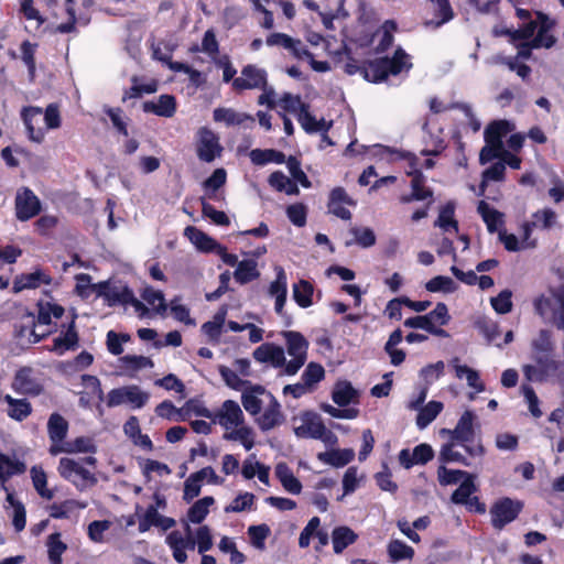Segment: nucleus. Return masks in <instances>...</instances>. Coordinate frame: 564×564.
Masks as SVG:
<instances>
[{
	"mask_svg": "<svg viewBox=\"0 0 564 564\" xmlns=\"http://www.w3.org/2000/svg\"><path fill=\"white\" fill-rule=\"evenodd\" d=\"M96 464L97 459L94 456H86L79 460L63 457L59 459L57 470L62 478L70 481L77 489L84 490L98 482L96 475L85 467L89 465L95 468Z\"/></svg>",
	"mask_w": 564,
	"mask_h": 564,
	"instance_id": "obj_1",
	"label": "nucleus"
},
{
	"mask_svg": "<svg viewBox=\"0 0 564 564\" xmlns=\"http://www.w3.org/2000/svg\"><path fill=\"white\" fill-rule=\"evenodd\" d=\"M549 295L541 294L533 301L534 312L542 318L551 317L553 324L564 332V282L549 288Z\"/></svg>",
	"mask_w": 564,
	"mask_h": 564,
	"instance_id": "obj_2",
	"label": "nucleus"
},
{
	"mask_svg": "<svg viewBox=\"0 0 564 564\" xmlns=\"http://www.w3.org/2000/svg\"><path fill=\"white\" fill-rule=\"evenodd\" d=\"M524 508L521 500L510 497H501L490 506V524L497 530H503L508 524L518 519Z\"/></svg>",
	"mask_w": 564,
	"mask_h": 564,
	"instance_id": "obj_3",
	"label": "nucleus"
},
{
	"mask_svg": "<svg viewBox=\"0 0 564 564\" xmlns=\"http://www.w3.org/2000/svg\"><path fill=\"white\" fill-rule=\"evenodd\" d=\"M302 421V425L294 429L297 437L319 440L327 445L337 443V436L325 426L318 414L307 412L303 415Z\"/></svg>",
	"mask_w": 564,
	"mask_h": 564,
	"instance_id": "obj_4",
	"label": "nucleus"
},
{
	"mask_svg": "<svg viewBox=\"0 0 564 564\" xmlns=\"http://www.w3.org/2000/svg\"><path fill=\"white\" fill-rule=\"evenodd\" d=\"M475 417L476 416L471 410H466L459 417L454 430H443V432L449 434L452 441L462 444L466 452L471 456L482 455L485 453V448L480 444L476 447L466 445V443L473 442L475 437Z\"/></svg>",
	"mask_w": 564,
	"mask_h": 564,
	"instance_id": "obj_5",
	"label": "nucleus"
},
{
	"mask_svg": "<svg viewBox=\"0 0 564 564\" xmlns=\"http://www.w3.org/2000/svg\"><path fill=\"white\" fill-rule=\"evenodd\" d=\"M15 217L20 221H28L42 210L40 198L29 187H21L14 199Z\"/></svg>",
	"mask_w": 564,
	"mask_h": 564,
	"instance_id": "obj_6",
	"label": "nucleus"
},
{
	"mask_svg": "<svg viewBox=\"0 0 564 564\" xmlns=\"http://www.w3.org/2000/svg\"><path fill=\"white\" fill-rule=\"evenodd\" d=\"M68 430L69 424L62 414L54 412L50 415L47 421V434L51 441L48 453L52 456H57L63 453V446L65 445Z\"/></svg>",
	"mask_w": 564,
	"mask_h": 564,
	"instance_id": "obj_7",
	"label": "nucleus"
},
{
	"mask_svg": "<svg viewBox=\"0 0 564 564\" xmlns=\"http://www.w3.org/2000/svg\"><path fill=\"white\" fill-rule=\"evenodd\" d=\"M11 387L14 392L30 397H37L44 391L43 384L34 377L31 367L17 370Z\"/></svg>",
	"mask_w": 564,
	"mask_h": 564,
	"instance_id": "obj_8",
	"label": "nucleus"
},
{
	"mask_svg": "<svg viewBox=\"0 0 564 564\" xmlns=\"http://www.w3.org/2000/svg\"><path fill=\"white\" fill-rule=\"evenodd\" d=\"M267 84V72L256 65L248 64L241 69V76L234 79L232 88L236 91H242L265 88Z\"/></svg>",
	"mask_w": 564,
	"mask_h": 564,
	"instance_id": "obj_9",
	"label": "nucleus"
},
{
	"mask_svg": "<svg viewBox=\"0 0 564 564\" xmlns=\"http://www.w3.org/2000/svg\"><path fill=\"white\" fill-rule=\"evenodd\" d=\"M541 339H545V345L533 344V359L544 373L554 376L557 372L558 364L553 358L552 344L547 330H541Z\"/></svg>",
	"mask_w": 564,
	"mask_h": 564,
	"instance_id": "obj_10",
	"label": "nucleus"
},
{
	"mask_svg": "<svg viewBox=\"0 0 564 564\" xmlns=\"http://www.w3.org/2000/svg\"><path fill=\"white\" fill-rule=\"evenodd\" d=\"M408 176H411V192L402 195L400 202L403 204H410L412 202L429 200V205L434 202L433 189L425 185L426 178L422 172H406Z\"/></svg>",
	"mask_w": 564,
	"mask_h": 564,
	"instance_id": "obj_11",
	"label": "nucleus"
},
{
	"mask_svg": "<svg viewBox=\"0 0 564 564\" xmlns=\"http://www.w3.org/2000/svg\"><path fill=\"white\" fill-rule=\"evenodd\" d=\"M223 148L219 144L218 137L208 128L199 130L197 142V156L200 161L210 163L220 155Z\"/></svg>",
	"mask_w": 564,
	"mask_h": 564,
	"instance_id": "obj_12",
	"label": "nucleus"
},
{
	"mask_svg": "<svg viewBox=\"0 0 564 564\" xmlns=\"http://www.w3.org/2000/svg\"><path fill=\"white\" fill-rule=\"evenodd\" d=\"M265 43L268 46H281L291 52V54L297 58L311 57L312 53L303 44L300 39H293L289 34L274 32L267 36Z\"/></svg>",
	"mask_w": 564,
	"mask_h": 564,
	"instance_id": "obj_13",
	"label": "nucleus"
},
{
	"mask_svg": "<svg viewBox=\"0 0 564 564\" xmlns=\"http://www.w3.org/2000/svg\"><path fill=\"white\" fill-rule=\"evenodd\" d=\"M284 421V415L281 411V404L278 399L272 394L268 393V405L263 413H260L257 423L261 431H270Z\"/></svg>",
	"mask_w": 564,
	"mask_h": 564,
	"instance_id": "obj_14",
	"label": "nucleus"
},
{
	"mask_svg": "<svg viewBox=\"0 0 564 564\" xmlns=\"http://www.w3.org/2000/svg\"><path fill=\"white\" fill-rule=\"evenodd\" d=\"M344 205L355 206L356 202L347 194L346 189L341 186L333 188L328 197V212L343 220H349L351 213L345 208Z\"/></svg>",
	"mask_w": 564,
	"mask_h": 564,
	"instance_id": "obj_15",
	"label": "nucleus"
},
{
	"mask_svg": "<svg viewBox=\"0 0 564 564\" xmlns=\"http://www.w3.org/2000/svg\"><path fill=\"white\" fill-rule=\"evenodd\" d=\"M82 382L88 391L80 393L79 405L89 409L91 408L93 402L97 400V409L102 413L101 402L105 399V394L98 377L93 375H83Z\"/></svg>",
	"mask_w": 564,
	"mask_h": 564,
	"instance_id": "obj_16",
	"label": "nucleus"
},
{
	"mask_svg": "<svg viewBox=\"0 0 564 564\" xmlns=\"http://www.w3.org/2000/svg\"><path fill=\"white\" fill-rule=\"evenodd\" d=\"M76 315L67 324L66 330L53 339L51 351L62 356L65 351L76 350L79 345V335L76 328Z\"/></svg>",
	"mask_w": 564,
	"mask_h": 564,
	"instance_id": "obj_17",
	"label": "nucleus"
},
{
	"mask_svg": "<svg viewBox=\"0 0 564 564\" xmlns=\"http://www.w3.org/2000/svg\"><path fill=\"white\" fill-rule=\"evenodd\" d=\"M252 356L256 361L270 364L274 368H281L285 364L283 348L273 343L261 344L253 350Z\"/></svg>",
	"mask_w": 564,
	"mask_h": 564,
	"instance_id": "obj_18",
	"label": "nucleus"
},
{
	"mask_svg": "<svg viewBox=\"0 0 564 564\" xmlns=\"http://www.w3.org/2000/svg\"><path fill=\"white\" fill-rule=\"evenodd\" d=\"M53 279L50 274L45 273L42 269L37 268L31 273H22L15 276L12 285V291L19 293L23 290L36 289L40 285H50Z\"/></svg>",
	"mask_w": 564,
	"mask_h": 564,
	"instance_id": "obj_19",
	"label": "nucleus"
},
{
	"mask_svg": "<svg viewBox=\"0 0 564 564\" xmlns=\"http://www.w3.org/2000/svg\"><path fill=\"white\" fill-rule=\"evenodd\" d=\"M28 467L23 459L15 454L8 455L0 452V487L4 486L6 480H10L14 476H21L26 471Z\"/></svg>",
	"mask_w": 564,
	"mask_h": 564,
	"instance_id": "obj_20",
	"label": "nucleus"
},
{
	"mask_svg": "<svg viewBox=\"0 0 564 564\" xmlns=\"http://www.w3.org/2000/svg\"><path fill=\"white\" fill-rule=\"evenodd\" d=\"M218 419V423L225 429L238 426L243 422V413L239 404L234 400H226L223 403L221 410L214 414V422Z\"/></svg>",
	"mask_w": 564,
	"mask_h": 564,
	"instance_id": "obj_21",
	"label": "nucleus"
},
{
	"mask_svg": "<svg viewBox=\"0 0 564 564\" xmlns=\"http://www.w3.org/2000/svg\"><path fill=\"white\" fill-rule=\"evenodd\" d=\"M43 113L42 108L28 106L21 111V117L26 128L28 137L31 141L41 143L44 140L45 130L43 128H35L34 123Z\"/></svg>",
	"mask_w": 564,
	"mask_h": 564,
	"instance_id": "obj_22",
	"label": "nucleus"
},
{
	"mask_svg": "<svg viewBox=\"0 0 564 564\" xmlns=\"http://www.w3.org/2000/svg\"><path fill=\"white\" fill-rule=\"evenodd\" d=\"M144 112L154 113L159 117L171 118L176 112V99L173 95H161L158 102L144 101L142 105Z\"/></svg>",
	"mask_w": 564,
	"mask_h": 564,
	"instance_id": "obj_23",
	"label": "nucleus"
},
{
	"mask_svg": "<svg viewBox=\"0 0 564 564\" xmlns=\"http://www.w3.org/2000/svg\"><path fill=\"white\" fill-rule=\"evenodd\" d=\"M383 57L366 61L362 64V76L370 83H382L389 77Z\"/></svg>",
	"mask_w": 564,
	"mask_h": 564,
	"instance_id": "obj_24",
	"label": "nucleus"
},
{
	"mask_svg": "<svg viewBox=\"0 0 564 564\" xmlns=\"http://www.w3.org/2000/svg\"><path fill=\"white\" fill-rule=\"evenodd\" d=\"M318 460L333 467L340 468L348 465L355 458L352 448H337L317 454Z\"/></svg>",
	"mask_w": 564,
	"mask_h": 564,
	"instance_id": "obj_25",
	"label": "nucleus"
},
{
	"mask_svg": "<svg viewBox=\"0 0 564 564\" xmlns=\"http://www.w3.org/2000/svg\"><path fill=\"white\" fill-rule=\"evenodd\" d=\"M358 540V534L347 525H339L334 528L332 532V542L334 553L340 554L349 545Z\"/></svg>",
	"mask_w": 564,
	"mask_h": 564,
	"instance_id": "obj_26",
	"label": "nucleus"
},
{
	"mask_svg": "<svg viewBox=\"0 0 564 564\" xmlns=\"http://www.w3.org/2000/svg\"><path fill=\"white\" fill-rule=\"evenodd\" d=\"M216 122H225L227 126H241L246 121L254 122V118L245 112H238L231 108H216L213 112Z\"/></svg>",
	"mask_w": 564,
	"mask_h": 564,
	"instance_id": "obj_27",
	"label": "nucleus"
},
{
	"mask_svg": "<svg viewBox=\"0 0 564 564\" xmlns=\"http://www.w3.org/2000/svg\"><path fill=\"white\" fill-rule=\"evenodd\" d=\"M332 399L338 406H347L358 399V391L347 380L337 381L332 391Z\"/></svg>",
	"mask_w": 564,
	"mask_h": 564,
	"instance_id": "obj_28",
	"label": "nucleus"
},
{
	"mask_svg": "<svg viewBox=\"0 0 564 564\" xmlns=\"http://www.w3.org/2000/svg\"><path fill=\"white\" fill-rule=\"evenodd\" d=\"M285 339L286 350L290 356H305L307 358L308 340L303 334L295 330H286L282 333Z\"/></svg>",
	"mask_w": 564,
	"mask_h": 564,
	"instance_id": "obj_29",
	"label": "nucleus"
},
{
	"mask_svg": "<svg viewBox=\"0 0 564 564\" xmlns=\"http://www.w3.org/2000/svg\"><path fill=\"white\" fill-rule=\"evenodd\" d=\"M228 306L221 305L215 313L213 321H208L202 325V332L213 341H218L221 335V329L226 321Z\"/></svg>",
	"mask_w": 564,
	"mask_h": 564,
	"instance_id": "obj_30",
	"label": "nucleus"
},
{
	"mask_svg": "<svg viewBox=\"0 0 564 564\" xmlns=\"http://www.w3.org/2000/svg\"><path fill=\"white\" fill-rule=\"evenodd\" d=\"M275 476L283 488L290 494L299 495L302 491L301 481L294 476L286 463H279L275 466Z\"/></svg>",
	"mask_w": 564,
	"mask_h": 564,
	"instance_id": "obj_31",
	"label": "nucleus"
},
{
	"mask_svg": "<svg viewBox=\"0 0 564 564\" xmlns=\"http://www.w3.org/2000/svg\"><path fill=\"white\" fill-rule=\"evenodd\" d=\"M185 236L203 252H213L219 247V243L214 238L193 226L185 228Z\"/></svg>",
	"mask_w": 564,
	"mask_h": 564,
	"instance_id": "obj_32",
	"label": "nucleus"
},
{
	"mask_svg": "<svg viewBox=\"0 0 564 564\" xmlns=\"http://www.w3.org/2000/svg\"><path fill=\"white\" fill-rule=\"evenodd\" d=\"M373 150V155H383L386 153H390L392 156V160H406L409 164V169L406 172H422L417 169L419 165V159L414 153L405 152V151H398L392 150L389 147L382 145V144H375L371 147Z\"/></svg>",
	"mask_w": 564,
	"mask_h": 564,
	"instance_id": "obj_33",
	"label": "nucleus"
},
{
	"mask_svg": "<svg viewBox=\"0 0 564 564\" xmlns=\"http://www.w3.org/2000/svg\"><path fill=\"white\" fill-rule=\"evenodd\" d=\"M511 131V126L507 120H497L490 122L485 129V142L494 145H503L502 139Z\"/></svg>",
	"mask_w": 564,
	"mask_h": 564,
	"instance_id": "obj_34",
	"label": "nucleus"
},
{
	"mask_svg": "<svg viewBox=\"0 0 564 564\" xmlns=\"http://www.w3.org/2000/svg\"><path fill=\"white\" fill-rule=\"evenodd\" d=\"M37 316L35 317V325H50L52 323V316L61 318L64 315V307L56 303L39 301L37 304Z\"/></svg>",
	"mask_w": 564,
	"mask_h": 564,
	"instance_id": "obj_35",
	"label": "nucleus"
},
{
	"mask_svg": "<svg viewBox=\"0 0 564 564\" xmlns=\"http://www.w3.org/2000/svg\"><path fill=\"white\" fill-rule=\"evenodd\" d=\"M293 300L302 307L307 308L313 305L314 285L304 279L293 284Z\"/></svg>",
	"mask_w": 564,
	"mask_h": 564,
	"instance_id": "obj_36",
	"label": "nucleus"
},
{
	"mask_svg": "<svg viewBox=\"0 0 564 564\" xmlns=\"http://www.w3.org/2000/svg\"><path fill=\"white\" fill-rule=\"evenodd\" d=\"M8 403V416L15 421H23L32 413V405L26 399H14L10 394L4 397Z\"/></svg>",
	"mask_w": 564,
	"mask_h": 564,
	"instance_id": "obj_37",
	"label": "nucleus"
},
{
	"mask_svg": "<svg viewBox=\"0 0 564 564\" xmlns=\"http://www.w3.org/2000/svg\"><path fill=\"white\" fill-rule=\"evenodd\" d=\"M250 160L254 165H265L271 162L283 164L286 156L282 151L275 149H254L250 152Z\"/></svg>",
	"mask_w": 564,
	"mask_h": 564,
	"instance_id": "obj_38",
	"label": "nucleus"
},
{
	"mask_svg": "<svg viewBox=\"0 0 564 564\" xmlns=\"http://www.w3.org/2000/svg\"><path fill=\"white\" fill-rule=\"evenodd\" d=\"M192 414L206 419H214V413L197 399H189L180 408V417L175 421H186Z\"/></svg>",
	"mask_w": 564,
	"mask_h": 564,
	"instance_id": "obj_39",
	"label": "nucleus"
},
{
	"mask_svg": "<svg viewBox=\"0 0 564 564\" xmlns=\"http://www.w3.org/2000/svg\"><path fill=\"white\" fill-rule=\"evenodd\" d=\"M477 212L481 216L489 232H495L499 225H502V213L490 207L485 200H480L477 206Z\"/></svg>",
	"mask_w": 564,
	"mask_h": 564,
	"instance_id": "obj_40",
	"label": "nucleus"
},
{
	"mask_svg": "<svg viewBox=\"0 0 564 564\" xmlns=\"http://www.w3.org/2000/svg\"><path fill=\"white\" fill-rule=\"evenodd\" d=\"M443 403L440 401H430L421 406L416 415V425L419 429H425L430 425L443 410Z\"/></svg>",
	"mask_w": 564,
	"mask_h": 564,
	"instance_id": "obj_41",
	"label": "nucleus"
},
{
	"mask_svg": "<svg viewBox=\"0 0 564 564\" xmlns=\"http://www.w3.org/2000/svg\"><path fill=\"white\" fill-rule=\"evenodd\" d=\"M215 503L212 496L203 497L195 501L187 511V518L192 523H202L209 512V507Z\"/></svg>",
	"mask_w": 564,
	"mask_h": 564,
	"instance_id": "obj_42",
	"label": "nucleus"
},
{
	"mask_svg": "<svg viewBox=\"0 0 564 564\" xmlns=\"http://www.w3.org/2000/svg\"><path fill=\"white\" fill-rule=\"evenodd\" d=\"M454 370L455 376L458 379L466 378L468 386L475 389L477 393L485 391L486 386L481 381L480 375L477 370L468 367L467 365H455Z\"/></svg>",
	"mask_w": 564,
	"mask_h": 564,
	"instance_id": "obj_43",
	"label": "nucleus"
},
{
	"mask_svg": "<svg viewBox=\"0 0 564 564\" xmlns=\"http://www.w3.org/2000/svg\"><path fill=\"white\" fill-rule=\"evenodd\" d=\"M409 55L402 47H398L392 57H383L386 59V66L389 75L397 76L404 68L409 69L412 67V63L408 62Z\"/></svg>",
	"mask_w": 564,
	"mask_h": 564,
	"instance_id": "obj_44",
	"label": "nucleus"
},
{
	"mask_svg": "<svg viewBox=\"0 0 564 564\" xmlns=\"http://www.w3.org/2000/svg\"><path fill=\"white\" fill-rule=\"evenodd\" d=\"M260 275L254 260H242L237 264L234 276L240 284H247Z\"/></svg>",
	"mask_w": 564,
	"mask_h": 564,
	"instance_id": "obj_45",
	"label": "nucleus"
},
{
	"mask_svg": "<svg viewBox=\"0 0 564 564\" xmlns=\"http://www.w3.org/2000/svg\"><path fill=\"white\" fill-rule=\"evenodd\" d=\"M477 491L474 476H467L455 489L451 496V501L455 505L465 506L474 492Z\"/></svg>",
	"mask_w": 564,
	"mask_h": 564,
	"instance_id": "obj_46",
	"label": "nucleus"
},
{
	"mask_svg": "<svg viewBox=\"0 0 564 564\" xmlns=\"http://www.w3.org/2000/svg\"><path fill=\"white\" fill-rule=\"evenodd\" d=\"M205 471L208 470L199 469L198 471L191 474L184 481L183 499L186 502H191L194 498L199 496Z\"/></svg>",
	"mask_w": 564,
	"mask_h": 564,
	"instance_id": "obj_47",
	"label": "nucleus"
},
{
	"mask_svg": "<svg viewBox=\"0 0 564 564\" xmlns=\"http://www.w3.org/2000/svg\"><path fill=\"white\" fill-rule=\"evenodd\" d=\"M166 543L171 547L173 557L177 563L183 564L187 561L185 552L186 542L178 531H172L166 538Z\"/></svg>",
	"mask_w": 564,
	"mask_h": 564,
	"instance_id": "obj_48",
	"label": "nucleus"
},
{
	"mask_svg": "<svg viewBox=\"0 0 564 564\" xmlns=\"http://www.w3.org/2000/svg\"><path fill=\"white\" fill-rule=\"evenodd\" d=\"M31 478L36 492L47 500L54 497L53 490L47 488V477L42 467L33 466L31 468Z\"/></svg>",
	"mask_w": 564,
	"mask_h": 564,
	"instance_id": "obj_49",
	"label": "nucleus"
},
{
	"mask_svg": "<svg viewBox=\"0 0 564 564\" xmlns=\"http://www.w3.org/2000/svg\"><path fill=\"white\" fill-rule=\"evenodd\" d=\"M227 173L224 169H216L209 177H207L203 187L206 191V196L209 199H216V192L226 183Z\"/></svg>",
	"mask_w": 564,
	"mask_h": 564,
	"instance_id": "obj_50",
	"label": "nucleus"
},
{
	"mask_svg": "<svg viewBox=\"0 0 564 564\" xmlns=\"http://www.w3.org/2000/svg\"><path fill=\"white\" fill-rule=\"evenodd\" d=\"M66 549L67 545L61 540V533L55 532L48 535L47 554L52 564H62V554Z\"/></svg>",
	"mask_w": 564,
	"mask_h": 564,
	"instance_id": "obj_51",
	"label": "nucleus"
},
{
	"mask_svg": "<svg viewBox=\"0 0 564 564\" xmlns=\"http://www.w3.org/2000/svg\"><path fill=\"white\" fill-rule=\"evenodd\" d=\"M325 378V369L318 364L311 361L301 376V380L313 391L314 387Z\"/></svg>",
	"mask_w": 564,
	"mask_h": 564,
	"instance_id": "obj_52",
	"label": "nucleus"
},
{
	"mask_svg": "<svg viewBox=\"0 0 564 564\" xmlns=\"http://www.w3.org/2000/svg\"><path fill=\"white\" fill-rule=\"evenodd\" d=\"M455 205L452 202L446 203L440 210L435 226H438L443 230L447 231L453 228L458 231V221L454 218Z\"/></svg>",
	"mask_w": 564,
	"mask_h": 564,
	"instance_id": "obj_53",
	"label": "nucleus"
},
{
	"mask_svg": "<svg viewBox=\"0 0 564 564\" xmlns=\"http://www.w3.org/2000/svg\"><path fill=\"white\" fill-rule=\"evenodd\" d=\"M37 43H31L29 40H24L20 45L21 59L28 68L29 76L33 79L36 72L35 53Z\"/></svg>",
	"mask_w": 564,
	"mask_h": 564,
	"instance_id": "obj_54",
	"label": "nucleus"
},
{
	"mask_svg": "<svg viewBox=\"0 0 564 564\" xmlns=\"http://www.w3.org/2000/svg\"><path fill=\"white\" fill-rule=\"evenodd\" d=\"M388 554L392 562L412 560L414 550L401 540H392L388 545Z\"/></svg>",
	"mask_w": 564,
	"mask_h": 564,
	"instance_id": "obj_55",
	"label": "nucleus"
},
{
	"mask_svg": "<svg viewBox=\"0 0 564 564\" xmlns=\"http://www.w3.org/2000/svg\"><path fill=\"white\" fill-rule=\"evenodd\" d=\"M271 530L270 527L265 523L258 525H250L248 528V535L250 539V543L257 550L263 551L265 549V540L270 535Z\"/></svg>",
	"mask_w": 564,
	"mask_h": 564,
	"instance_id": "obj_56",
	"label": "nucleus"
},
{
	"mask_svg": "<svg viewBox=\"0 0 564 564\" xmlns=\"http://www.w3.org/2000/svg\"><path fill=\"white\" fill-rule=\"evenodd\" d=\"M202 204V214L204 217L209 218L215 225L227 227L230 225V219L225 212L217 210L210 205L205 197L199 198Z\"/></svg>",
	"mask_w": 564,
	"mask_h": 564,
	"instance_id": "obj_57",
	"label": "nucleus"
},
{
	"mask_svg": "<svg viewBox=\"0 0 564 564\" xmlns=\"http://www.w3.org/2000/svg\"><path fill=\"white\" fill-rule=\"evenodd\" d=\"M63 453H96V446L89 437L79 436L73 442H67L63 446Z\"/></svg>",
	"mask_w": 564,
	"mask_h": 564,
	"instance_id": "obj_58",
	"label": "nucleus"
},
{
	"mask_svg": "<svg viewBox=\"0 0 564 564\" xmlns=\"http://www.w3.org/2000/svg\"><path fill=\"white\" fill-rule=\"evenodd\" d=\"M284 163L295 182H299L304 188H310L312 186L311 181L302 170L301 162L296 156L290 155Z\"/></svg>",
	"mask_w": 564,
	"mask_h": 564,
	"instance_id": "obj_59",
	"label": "nucleus"
},
{
	"mask_svg": "<svg viewBox=\"0 0 564 564\" xmlns=\"http://www.w3.org/2000/svg\"><path fill=\"white\" fill-rule=\"evenodd\" d=\"M425 289L432 293H452L456 290V284L449 276L436 275L426 282Z\"/></svg>",
	"mask_w": 564,
	"mask_h": 564,
	"instance_id": "obj_60",
	"label": "nucleus"
},
{
	"mask_svg": "<svg viewBox=\"0 0 564 564\" xmlns=\"http://www.w3.org/2000/svg\"><path fill=\"white\" fill-rule=\"evenodd\" d=\"M538 28V22L530 20L517 30H508L507 34L510 37L511 43H519L529 41Z\"/></svg>",
	"mask_w": 564,
	"mask_h": 564,
	"instance_id": "obj_61",
	"label": "nucleus"
},
{
	"mask_svg": "<svg viewBox=\"0 0 564 564\" xmlns=\"http://www.w3.org/2000/svg\"><path fill=\"white\" fill-rule=\"evenodd\" d=\"M76 1L75 0H65L64 1V10L68 17L67 22L61 23L56 25L55 31L57 33L66 34L76 31V10H75Z\"/></svg>",
	"mask_w": 564,
	"mask_h": 564,
	"instance_id": "obj_62",
	"label": "nucleus"
},
{
	"mask_svg": "<svg viewBox=\"0 0 564 564\" xmlns=\"http://www.w3.org/2000/svg\"><path fill=\"white\" fill-rule=\"evenodd\" d=\"M131 292L132 290L128 285L122 288L109 285V289L107 290L108 295L105 296V301H107L109 306H113L116 304L127 305Z\"/></svg>",
	"mask_w": 564,
	"mask_h": 564,
	"instance_id": "obj_63",
	"label": "nucleus"
},
{
	"mask_svg": "<svg viewBox=\"0 0 564 564\" xmlns=\"http://www.w3.org/2000/svg\"><path fill=\"white\" fill-rule=\"evenodd\" d=\"M275 279L269 285L268 293L272 297L288 294V278L282 267L275 268Z\"/></svg>",
	"mask_w": 564,
	"mask_h": 564,
	"instance_id": "obj_64",
	"label": "nucleus"
}]
</instances>
